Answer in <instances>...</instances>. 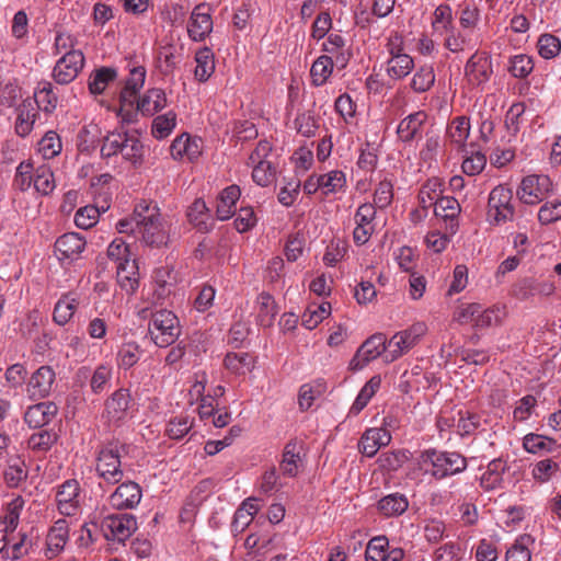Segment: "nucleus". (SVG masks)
<instances>
[{
    "label": "nucleus",
    "instance_id": "58836bf2",
    "mask_svg": "<svg viewBox=\"0 0 561 561\" xmlns=\"http://www.w3.org/2000/svg\"><path fill=\"white\" fill-rule=\"evenodd\" d=\"M142 353V350L136 342L123 343L116 354L117 367L124 370L131 368L139 362Z\"/></svg>",
    "mask_w": 561,
    "mask_h": 561
},
{
    "label": "nucleus",
    "instance_id": "4be33fe9",
    "mask_svg": "<svg viewBox=\"0 0 561 561\" xmlns=\"http://www.w3.org/2000/svg\"><path fill=\"white\" fill-rule=\"evenodd\" d=\"M58 411L54 402H39L27 408L24 413L25 423L33 428H41L49 424Z\"/></svg>",
    "mask_w": 561,
    "mask_h": 561
},
{
    "label": "nucleus",
    "instance_id": "13d9d810",
    "mask_svg": "<svg viewBox=\"0 0 561 561\" xmlns=\"http://www.w3.org/2000/svg\"><path fill=\"white\" fill-rule=\"evenodd\" d=\"M61 149L60 137L54 130H48L38 141V151L44 159H53L60 153Z\"/></svg>",
    "mask_w": 561,
    "mask_h": 561
},
{
    "label": "nucleus",
    "instance_id": "3c124183",
    "mask_svg": "<svg viewBox=\"0 0 561 561\" xmlns=\"http://www.w3.org/2000/svg\"><path fill=\"white\" fill-rule=\"evenodd\" d=\"M127 134L128 131L125 130H115L108 133L104 137L101 146V157L103 159H108L114 156H117L126 141Z\"/></svg>",
    "mask_w": 561,
    "mask_h": 561
},
{
    "label": "nucleus",
    "instance_id": "bf43d9fd",
    "mask_svg": "<svg viewBox=\"0 0 561 561\" xmlns=\"http://www.w3.org/2000/svg\"><path fill=\"white\" fill-rule=\"evenodd\" d=\"M459 202L451 196H440L435 202L434 213L437 217L454 220L460 213Z\"/></svg>",
    "mask_w": 561,
    "mask_h": 561
},
{
    "label": "nucleus",
    "instance_id": "ea45409f",
    "mask_svg": "<svg viewBox=\"0 0 561 561\" xmlns=\"http://www.w3.org/2000/svg\"><path fill=\"white\" fill-rule=\"evenodd\" d=\"M330 313L331 305L329 302L309 305L301 316V324L308 330H313L320 322L328 318Z\"/></svg>",
    "mask_w": 561,
    "mask_h": 561
},
{
    "label": "nucleus",
    "instance_id": "5fc2aeb1",
    "mask_svg": "<svg viewBox=\"0 0 561 561\" xmlns=\"http://www.w3.org/2000/svg\"><path fill=\"white\" fill-rule=\"evenodd\" d=\"M435 83V72L431 66H422L413 75L411 89L416 93L428 91Z\"/></svg>",
    "mask_w": 561,
    "mask_h": 561
},
{
    "label": "nucleus",
    "instance_id": "c9c22d12",
    "mask_svg": "<svg viewBox=\"0 0 561 561\" xmlns=\"http://www.w3.org/2000/svg\"><path fill=\"white\" fill-rule=\"evenodd\" d=\"M34 96L37 107L46 113H51L57 107L58 96L54 92L53 83L49 81L42 80L38 82Z\"/></svg>",
    "mask_w": 561,
    "mask_h": 561
},
{
    "label": "nucleus",
    "instance_id": "1a4fd4ad",
    "mask_svg": "<svg viewBox=\"0 0 561 561\" xmlns=\"http://www.w3.org/2000/svg\"><path fill=\"white\" fill-rule=\"evenodd\" d=\"M84 55L82 51H67L55 64L51 77L58 84L71 83L84 67Z\"/></svg>",
    "mask_w": 561,
    "mask_h": 561
},
{
    "label": "nucleus",
    "instance_id": "dca6fc26",
    "mask_svg": "<svg viewBox=\"0 0 561 561\" xmlns=\"http://www.w3.org/2000/svg\"><path fill=\"white\" fill-rule=\"evenodd\" d=\"M131 405V396L128 389L115 390L104 403V415L110 423L117 424L124 421Z\"/></svg>",
    "mask_w": 561,
    "mask_h": 561
},
{
    "label": "nucleus",
    "instance_id": "cd10ccee",
    "mask_svg": "<svg viewBox=\"0 0 561 561\" xmlns=\"http://www.w3.org/2000/svg\"><path fill=\"white\" fill-rule=\"evenodd\" d=\"M523 447L527 453L542 456L546 454H554L556 451H559L561 445L551 437L536 433H529L523 438Z\"/></svg>",
    "mask_w": 561,
    "mask_h": 561
},
{
    "label": "nucleus",
    "instance_id": "393cba45",
    "mask_svg": "<svg viewBox=\"0 0 561 561\" xmlns=\"http://www.w3.org/2000/svg\"><path fill=\"white\" fill-rule=\"evenodd\" d=\"M241 196L238 185H229L217 197L216 216L219 220H227L236 213V204Z\"/></svg>",
    "mask_w": 561,
    "mask_h": 561
},
{
    "label": "nucleus",
    "instance_id": "f257e3e1",
    "mask_svg": "<svg viewBox=\"0 0 561 561\" xmlns=\"http://www.w3.org/2000/svg\"><path fill=\"white\" fill-rule=\"evenodd\" d=\"M419 469L435 480L456 476L467 469V459L456 451L428 448L417 457Z\"/></svg>",
    "mask_w": 561,
    "mask_h": 561
},
{
    "label": "nucleus",
    "instance_id": "774afa93",
    "mask_svg": "<svg viewBox=\"0 0 561 561\" xmlns=\"http://www.w3.org/2000/svg\"><path fill=\"white\" fill-rule=\"evenodd\" d=\"M561 219V201L546 202L538 211V220L541 225H550Z\"/></svg>",
    "mask_w": 561,
    "mask_h": 561
},
{
    "label": "nucleus",
    "instance_id": "7c9ffc66",
    "mask_svg": "<svg viewBox=\"0 0 561 561\" xmlns=\"http://www.w3.org/2000/svg\"><path fill=\"white\" fill-rule=\"evenodd\" d=\"M119 154L134 168H140L145 161V146L137 135L128 133Z\"/></svg>",
    "mask_w": 561,
    "mask_h": 561
},
{
    "label": "nucleus",
    "instance_id": "a878e982",
    "mask_svg": "<svg viewBox=\"0 0 561 561\" xmlns=\"http://www.w3.org/2000/svg\"><path fill=\"white\" fill-rule=\"evenodd\" d=\"M116 278L122 289L133 294L139 286L138 266L135 260L125 259L116 264Z\"/></svg>",
    "mask_w": 561,
    "mask_h": 561
},
{
    "label": "nucleus",
    "instance_id": "a18cd8bd",
    "mask_svg": "<svg viewBox=\"0 0 561 561\" xmlns=\"http://www.w3.org/2000/svg\"><path fill=\"white\" fill-rule=\"evenodd\" d=\"M446 134L453 144L458 146L465 145L470 135V119L466 116L453 118Z\"/></svg>",
    "mask_w": 561,
    "mask_h": 561
},
{
    "label": "nucleus",
    "instance_id": "c03bdc74",
    "mask_svg": "<svg viewBox=\"0 0 561 561\" xmlns=\"http://www.w3.org/2000/svg\"><path fill=\"white\" fill-rule=\"evenodd\" d=\"M58 435L51 430H41L27 439V448L34 453H47L57 442Z\"/></svg>",
    "mask_w": 561,
    "mask_h": 561
},
{
    "label": "nucleus",
    "instance_id": "69168bd1",
    "mask_svg": "<svg viewBox=\"0 0 561 561\" xmlns=\"http://www.w3.org/2000/svg\"><path fill=\"white\" fill-rule=\"evenodd\" d=\"M530 536H520L506 551V561H530L531 554L527 543Z\"/></svg>",
    "mask_w": 561,
    "mask_h": 561
},
{
    "label": "nucleus",
    "instance_id": "ddd939ff",
    "mask_svg": "<svg viewBox=\"0 0 561 561\" xmlns=\"http://www.w3.org/2000/svg\"><path fill=\"white\" fill-rule=\"evenodd\" d=\"M56 380L55 370L47 365L37 368L26 383V392L32 400L47 398Z\"/></svg>",
    "mask_w": 561,
    "mask_h": 561
},
{
    "label": "nucleus",
    "instance_id": "5701e85b",
    "mask_svg": "<svg viewBox=\"0 0 561 561\" xmlns=\"http://www.w3.org/2000/svg\"><path fill=\"white\" fill-rule=\"evenodd\" d=\"M427 121V114L424 111H417L409 114L400 121L397 127V135L403 142H411L420 137L423 126Z\"/></svg>",
    "mask_w": 561,
    "mask_h": 561
},
{
    "label": "nucleus",
    "instance_id": "bb28decb",
    "mask_svg": "<svg viewBox=\"0 0 561 561\" xmlns=\"http://www.w3.org/2000/svg\"><path fill=\"white\" fill-rule=\"evenodd\" d=\"M18 115L14 129L20 137H26L34 128V124L38 116L34 103L27 99L24 100L16 108Z\"/></svg>",
    "mask_w": 561,
    "mask_h": 561
},
{
    "label": "nucleus",
    "instance_id": "79ce46f5",
    "mask_svg": "<svg viewBox=\"0 0 561 561\" xmlns=\"http://www.w3.org/2000/svg\"><path fill=\"white\" fill-rule=\"evenodd\" d=\"M78 308L77 298L65 295L55 305L53 319L59 325L67 324Z\"/></svg>",
    "mask_w": 561,
    "mask_h": 561
},
{
    "label": "nucleus",
    "instance_id": "052dcab7",
    "mask_svg": "<svg viewBox=\"0 0 561 561\" xmlns=\"http://www.w3.org/2000/svg\"><path fill=\"white\" fill-rule=\"evenodd\" d=\"M248 165L252 167V179L257 185L265 187L274 182L276 168L272 162L251 163Z\"/></svg>",
    "mask_w": 561,
    "mask_h": 561
},
{
    "label": "nucleus",
    "instance_id": "0eeeda50",
    "mask_svg": "<svg viewBox=\"0 0 561 561\" xmlns=\"http://www.w3.org/2000/svg\"><path fill=\"white\" fill-rule=\"evenodd\" d=\"M552 191V182L546 174L525 176L517 190L519 201L527 205L540 203Z\"/></svg>",
    "mask_w": 561,
    "mask_h": 561
},
{
    "label": "nucleus",
    "instance_id": "9d476101",
    "mask_svg": "<svg viewBox=\"0 0 561 561\" xmlns=\"http://www.w3.org/2000/svg\"><path fill=\"white\" fill-rule=\"evenodd\" d=\"M58 512L64 516H76L81 510V488L76 479L62 482L56 492Z\"/></svg>",
    "mask_w": 561,
    "mask_h": 561
},
{
    "label": "nucleus",
    "instance_id": "a19ab883",
    "mask_svg": "<svg viewBox=\"0 0 561 561\" xmlns=\"http://www.w3.org/2000/svg\"><path fill=\"white\" fill-rule=\"evenodd\" d=\"M413 68L414 61L410 55H399L388 60L387 75L394 80H400L405 78Z\"/></svg>",
    "mask_w": 561,
    "mask_h": 561
},
{
    "label": "nucleus",
    "instance_id": "f8f14e48",
    "mask_svg": "<svg viewBox=\"0 0 561 561\" xmlns=\"http://www.w3.org/2000/svg\"><path fill=\"white\" fill-rule=\"evenodd\" d=\"M375 218L376 208L373 204L364 203L356 209L354 214L355 228L353 230V240L357 245H364L369 241L375 231Z\"/></svg>",
    "mask_w": 561,
    "mask_h": 561
},
{
    "label": "nucleus",
    "instance_id": "680f3d73",
    "mask_svg": "<svg viewBox=\"0 0 561 561\" xmlns=\"http://www.w3.org/2000/svg\"><path fill=\"white\" fill-rule=\"evenodd\" d=\"M224 362L225 366L236 374H245L253 367V359L248 353H229Z\"/></svg>",
    "mask_w": 561,
    "mask_h": 561
},
{
    "label": "nucleus",
    "instance_id": "09e8293b",
    "mask_svg": "<svg viewBox=\"0 0 561 561\" xmlns=\"http://www.w3.org/2000/svg\"><path fill=\"white\" fill-rule=\"evenodd\" d=\"M333 71V60L330 56L322 55L318 57L310 69L312 83L316 87L323 85Z\"/></svg>",
    "mask_w": 561,
    "mask_h": 561
},
{
    "label": "nucleus",
    "instance_id": "a211bd4d",
    "mask_svg": "<svg viewBox=\"0 0 561 561\" xmlns=\"http://www.w3.org/2000/svg\"><path fill=\"white\" fill-rule=\"evenodd\" d=\"M492 72L491 60L483 54H473L465 66L466 78L472 85H480L488 82Z\"/></svg>",
    "mask_w": 561,
    "mask_h": 561
},
{
    "label": "nucleus",
    "instance_id": "f03ea898",
    "mask_svg": "<svg viewBox=\"0 0 561 561\" xmlns=\"http://www.w3.org/2000/svg\"><path fill=\"white\" fill-rule=\"evenodd\" d=\"M128 445L113 440L102 446L95 459V471L101 480L99 485L113 486L124 478L122 457L128 453Z\"/></svg>",
    "mask_w": 561,
    "mask_h": 561
},
{
    "label": "nucleus",
    "instance_id": "39448f33",
    "mask_svg": "<svg viewBox=\"0 0 561 561\" xmlns=\"http://www.w3.org/2000/svg\"><path fill=\"white\" fill-rule=\"evenodd\" d=\"M427 327L419 321L408 329L394 333L388 341V351L383 356L386 363H392L409 353L426 334Z\"/></svg>",
    "mask_w": 561,
    "mask_h": 561
},
{
    "label": "nucleus",
    "instance_id": "9b49d317",
    "mask_svg": "<svg viewBox=\"0 0 561 561\" xmlns=\"http://www.w3.org/2000/svg\"><path fill=\"white\" fill-rule=\"evenodd\" d=\"M388 351V341L383 333H376L369 336L357 350L352 358L350 366L353 370L363 369L369 362Z\"/></svg>",
    "mask_w": 561,
    "mask_h": 561
},
{
    "label": "nucleus",
    "instance_id": "de8ad7c7",
    "mask_svg": "<svg viewBox=\"0 0 561 561\" xmlns=\"http://www.w3.org/2000/svg\"><path fill=\"white\" fill-rule=\"evenodd\" d=\"M321 190L327 196L343 192L346 187V175L341 170H332L328 173L320 174Z\"/></svg>",
    "mask_w": 561,
    "mask_h": 561
},
{
    "label": "nucleus",
    "instance_id": "412c9836",
    "mask_svg": "<svg viewBox=\"0 0 561 561\" xmlns=\"http://www.w3.org/2000/svg\"><path fill=\"white\" fill-rule=\"evenodd\" d=\"M302 443L297 439L289 440L283 450L282 461L279 463L280 471L284 476L295 478L302 467Z\"/></svg>",
    "mask_w": 561,
    "mask_h": 561
},
{
    "label": "nucleus",
    "instance_id": "6ab92c4d",
    "mask_svg": "<svg viewBox=\"0 0 561 561\" xmlns=\"http://www.w3.org/2000/svg\"><path fill=\"white\" fill-rule=\"evenodd\" d=\"M391 442V434L383 427L367 428L358 443L359 451L366 457H374L378 450Z\"/></svg>",
    "mask_w": 561,
    "mask_h": 561
},
{
    "label": "nucleus",
    "instance_id": "423d86ee",
    "mask_svg": "<svg viewBox=\"0 0 561 561\" xmlns=\"http://www.w3.org/2000/svg\"><path fill=\"white\" fill-rule=\"evenodd\" d=\"M513 191L500 184L491 190L488 198L486 220L490 225L500 226L513 220L515 208L512 203Z\"/></svg>",
    "mask_w": 561,
    "mask_h": 561
},
{
    "label": "nucleus",
    "instance_id": "4468645a",
    "mask_svg": "<svg viewBox=\"0 0 561 561\" xmlns=\"http://www.w3.org/2000/svg\"><path fill=\"white\" fill-rule=\"evenodd\" d=\"M142 491L134 481L119 482L115 491L108 496V504L115 510H133L140 503Z\"/></svg>",
    "mask_w": 561,
    "mask_h": 561
},
{
    "label": "nucleus",
    "instance_id": "f3484780",
    "mask_svg": "<svg viewBox=\"0 0 561 561\" xmlns=\"http://www.w3.org/2000/svg\"><path fill=\"white\" fill-rule=\"evenodd\" d=\"M87 241L77 232H68L60 236L55 242V254L61 262H73L84 251Z\"/></svg>",
    "mask_w": 561,
    "mask_h": 561
},
{
    "label": "nucleus",
    "instance_id": "f704fd0d",
    "mask_svg": "<svg viewBox=\"0 0 561 561\" xmlns=\"http://www.w3.org/2000/svg\"><path fill=\"white\" fill-rule=\"evenodd\" d=\"M28 477L25 461L19 457L8 460V465L3 471V480L8 488H19Z\"/></svg>",
    "mask_w": 561,
    "mask_h": 561
},
{
    "label": "nucleus",
    "instance_id": "603ef678",
    "mask_svg": "<svg viewBox=\"0 0 561 561\" xmlns=\"http://www.w3.org/2000/svg\"><path fill=\"white\" fill-rule=\"evenodd\" d=\"M33 184L35 190L42 195L50 194L55 187V179L50 167L42 164L34 170Z\"/></svg>",
    "mask_w": 561,
    "mask_h": 561
},
{
    "label": "nucleus",
    "instance_id": "0e129e2a",
    "mask_svg": "<svg viewBox=\"0 0 561 561\" xmlns=\"http://www.w3.org/2000/svg\"><path fill=\"white\" fill-rule=\"evenodd\" d=\"M407 459L408 456L405 450H393L382 453L378 457L377 462L382 470L397 471L403 466Z\"/></svg>",
    "mask_w": 561,
    "mask_h": 561
},
{
    "label": "nucleus",
    "instance_id": "2eb2a0df",
    "mask_svg": "<svg viewBox=\"0 0 561 561\" xmlns=\"http://www.w3.org/2000/svg\"><path fill=\"white\" fill-rule=\"evenodd\" d=\"M213 31L210 8L206 3L197 4L187 24L188 37L194 42L204 41Z\"/></svg>",
    "mask_w": 561,
    "mask_h": 561
},
{
    "label": "nucleus",
    "instance_id": "72a5a7b5",
    "mask_svg": "<svg viewBox=\"0 0 561 561\" xmlns=\"http://www.w3.org/2000/svg\"><path fill=\"white\" fill-rule=\"evenodd\" d=\"M146 79V69L142 66H137L130 69L129 76L126 79L125 85L121 91V99L125 100L127 104L136 102V96L139 90L144 87Z\"/></svg>",
    "mask_w": 561,
    "mask_h": 561
},
{
    "label": "nucleus",
    "instance_id": "4d7b16f0",
    "mask_svg": "<svg viewBox=\"0 0 561 561\" xmlns=\"http://www.w3.org/2000/svg\"><path fill=\"white\" fill-rule=\"evenodd\" d=\"M25 501L21 495L12 499L5 510V514L3 517H0V522L3 526H8V529L14 533L19 525L20 515L24 507Z\"/></svg>",
    "mask_w": 561,
    "mask_h": 561
},
{
    "label": "nucleus",
    "instance_id": "338daca9",
    "mask_svg": "<svg viewBox=\"0 0 561 561\" xmlns=\"http://www.w3.org/2000/svg\"><path fill=\"white\" fill-rule=\"evenodd\" d=\"M389 549V540L385 536L374 537L368 541L365 556L367 561H381Z\"/></svg>",
    "mask_w": 561,
    "mask_h": 561
},
{
    "label": "nucleus",
    "instance_id": "49530a36",
    "mask_svg": "<svg viewBox=\"0 0 561 561\" xmlns=\"http://www.w3.org/2000/svg\"><path fill=\"white\" fill-rule=\"evenodd\" d=\"M559 469L560 459L559 456L554 455L551 458L538 461L531 470V476L536 481L546 483L559 471Z\"/></svg>",
    "mask_w": 561,
    "mask_h": 561
},
{
    "label": "nucleus",
    "instance_id": "7ed1b4c3",
    "mask_svg": "<svg viewBox=\"0 0 561 561\" xmlns=\"http://www.w3.org/2000/svg\"><path fill=\"white\" fill-rule=\"evenodd\" d=\"M136 218L140 224L139 239L146 245L160 248L168 244V229L157 204L146 201L138 203Z\"/></svg>",
    "mask_w": 561,
    "mask_h": 561
},
{
    "label": "nucleus",
    "instance_id": "b1692460",
    "mask_svg": "<svg viewBox=\"0 0 561 561\" xmlns=\"http://www.w3.org/2000/svg\"><path fill=\"white\" fill-rule=\"evenodd\" d=\"M137 111L142 115L152 116L167 106L168 100L165 92L159 88H152L141 96H136Z\"/></svg>",
    "mask_w": 561,
    "mask_h": 561
},
{
    "label": "nucleus",
    "instance_id": "4c0bfd02",
    "mask_svg": "<svg viewBox=\"0 0 561 561\" xmlns=\"http://www.w3.org/2000/svg\"><path fill=\"white\" fill-rule=\"evenodd\" d=\"M257 323L261 327L268 328L273 324L277 314V308L274 298L267 293H261L256 299Z\"/></svg>",
    "mask_w": 561,
    "mask_h": 561
},
{
    "label": "nucleus",
    "instance_id": "e2e57ef3",
    "mask_svg": "<svg viewBox=\"0 0 561 561\" xmlns=\"http://www.w3.org/2000/svg\"><path fill=\"white\" fill-rule=\"evenodd\" d=\"M457 415L458 420L455 428L456 433L461 436L471 435L480 425V417L474 413L459 410Z\"/></svg>",
    "mask_w": 561,
    "mask_h": 561
},
{
    "label": "nucleus",
    "instance_id": "c85d7f7f",
    "mask_svg": "<svg viewBox=\"0 0 561 561\" xmlns=\"http://www.w3.org/2000/svg\"><path fill=\"white\" fill-rule=\"evenodd\" d=\"M173 159L186 157L190 161L196 160L201 156L199 140L191 138L187 134L176 137L170 146Z\"/></svg>",
    "mask_w": 561,
    "mask_h": 561
},
{
    "label": "nucleus",
    "instance_id": "e433bc0d",
    "mask_svg": "<svg viewBox=\"0 0 561 561\" xmlns=\"http://www.w3.org/2000/svg\"><path fill=\"white\" fill-rule=\"evenodd\" d=\"M195 78L199 82H206L215 71V57L210 48L203 47L195 54Z\"/></svg>",
    "mask_w": 561,
    "mask_h": 561
},
{
    "label": "nucleus",
    "instance_id": "6e6552de",
    "mask_svg": "<svg viewBox=\"0 0 561 561\" xmlns=\"http://www.w3.org/2000/svg\"><path fill=\"white\" fill-rule=\"evenodd\" d=\"M101 529L107 540L124 542L137 529V522L131 514H111L101 523Z\"/></svg>",
    "mask_w": 561,
    "mask_h": 561
},
{
    "label": "nucleus",
    "instance_id": "864d4df0",
    "mask_svg": "<svg viewBox=\"0 0 561 561\" xmlns=\"http://www.w3.org/2000/svg\"><path fill=\"white\" fill-rule=\"evenodd\" d=\"M432 27L440 35L454 27L453 10L449 4L442 3L434 10Z\"/></svg>",
    "mask_w": 561,
    "mask_h": 561
},
{
    "label": "nucleus",
    "instance_id": "37998d69",
    "mask_svg": "<svg viewBox=\"0 0 561 561\" xmlns=\"http://www.w3.org/2000/svg\"><path fill=\"white\" fill-rule=\"evenodd\" d=\"M117 77L115 68L102 67L91 73L89 78V90L92 94H101L105 91L110 82Z\"/></svg>",
    "mask_w": 561,
    "mask_h": 561
},
{
    "label": "nucleus",
    "instance_id": "20e7f679",
    "mask_svg": "<svg viewBox=\"0 0 561 561\" xmlns=\"http://www.w3.org/2000/svg\"><path fill=\"white\" fill-rule=\"evenodd\" d=\"M148 331L152 342L159 347L172 345L181 334L178 317L169 310L161 309L151 314Z\"/></svg>",
    "mask_w": 561,
    "mask_h": 561
},
{
    "label": "nucleus",
    "instance_id": "aec40b11",
    "mask_svg": "<svg viewBox=\"0 0 561 561\" xmlns=\"http://www.w3.org/2000/svg\"><path fill=\"white\" fill-rule=\"evenodd\" d=\"M68 538L69 526L67 520L64 518L56 520L46 536V558L53 559L57 557L64 550Z\"/></svg>",
    "mask_w": 561,
    "mask_h": 561
},
{
    "label": "nucleus",
    "instance_id": "2f4dec72",
    "mask_svg": "<svg viewBox=\"0 0 561 561\" xmlns=\"http://www.w3.org/2000/svg\"><path fill=\"white\" fill-rule=\"evenodd\" d=\"M409 507V501L404 494L391 493L381 497L377 503V510L386 517L402 515Z\"/></svg>",
    "mask_w": 561,
    "mask_h": 561
},
{
    "label": "nucleus",
    "instance_id": "8fccbe9b",
    "mask_svg": "<svg viewBox=\"0 0 561 561\" xmlns=\"http://www.w3.org/2000/svg\"><path fill=\"white\" fill-rule=\"evenodd\" d=\"M176 126V114L169 111L165 114L158 115L153 118L151 125V135L156 139L167 138Z\"/></svg>",
    "mask_w": 561,
    "mask_h": 561
},
{
    "label": "nucleus",
    "instance_id": "473e14b6",
    "mask_svg": "<svg viewBox=\"0 0 561 561\" xmlns=\"http://www.w3.org/2000/svg\"><path fill=\"white\" fill-rule=\"evenodd\" d=\"M507 470V465L501 458L489 462L486 470L480 478V485L485 491L497 489L503 483V474Z\"/></svg>",
    "mask_w": 561,
    "mask_h": 561
},
{
    "label": "nucleus",
    "instance_id": "c756f323",
    "mask_svg": "<svg viewBox=\"0 0 561 561\" xmlns=\"http://www.w3.org/2000/svg\"><path fill=\"white\" fill-rule=\"evenodd\" d=\"M190 222L199 231L208 232L214 227L210 210L202 198L195 199L187 209Z\"/></svg>",
    "mask_w": 561,
    "mask_h": 561
},
{
    "label": "nucleus",
    "instance_id": "6e6d98bb",
    "mask_svg": "<svg viewBox=\"0 0 561 561\" xmlns=\"http://www.w3.org/2000/svg\"><path fill=\"white\" fill-rule=\"evenodd\" d=\"M113 377V368L107 364L99 365L90 379V387L93 393H102L110 387Z\"/></svg>",
    "mask_w": 561,
    "mask_h": 561
}]
</instances>
